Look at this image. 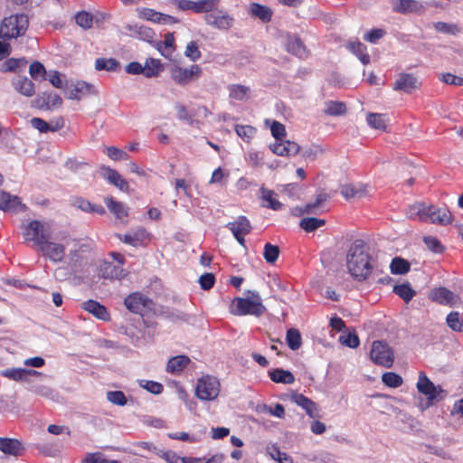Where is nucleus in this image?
I'll list each match as a JSON object with an SVG mask.
<instances>
[{
  "mask_svg": "<svg viewBox=\"0 0 463 463\" xmlns=\"http://www.w3.org/2000/svg\"><path fill=\"white\" fill-rule=\"evenodd\" d=\"M346 268L357 281H364L370 278L374 268V259L364 241L355 240L351 244L346 254Z\"/></svg>",
  "mask_w": 463,
  "mask_h": 463,
  "instance_id": "f257e3e1",
  "label": "nucleus"
},
{
  "mask_svg": "<svg viewBox=\"0 0 463 463\" xmlns=\"http://www.w3.org/2000/svg\"><path fill=\"white\" fill-rule=\"evenodd\" d=\"M265 310L261 298L255 294L247 298H235L230 305L231 313L239 317L247 315L260 317Z\"/></svg>",
  "mask_w": 463,
  "mask_h": 463,
  "instance_id": "f03ea898",
  "label": "nucleus"
},
{
  "mask_svg": "<svg viewBox=\"0 0 463 463\" xmlns=\"http://www.w3.org/2000/svg\"><path fill=\"white\" fill-rule=\"evenodd\" d=\"M28 24V16L24 14L5 17L0 25V38L11 40L22 36L25 33Z\"/></svg>",
  "mask_w": 463,
  "mask_h": 463,
  "instance_id": "7ed1b4c3",
  "label": "nucleus"
},
{
  "mask_svg": "<svg viewBox=\"0 0 463 463\" xmlns=\"http://www.w3.org/2000/svg\"><path fill=\"white\" fill-rule=\"evenodd\" d=\"M221 384L216 377L206 375L197 381L195 394L202 401H213L220 393Z\"/></svg>",
  "mask_w": 463,
  "mask_h": 463,
  "instance_id": "20e7f679",
  "label": "nucleus"
},
{
  "mask_svg": "<svg viewBox=\"0 0 463 463\" xmlns=\"http://www.w3.org/2000/svg\"><path fill=\"white\" fill-rule=\"evenodd\" d=\"M23 236L25 241H33L40 247L45 240L51 239V228L46 223L33 220L24 227Z\"/></svg>",
  "mask_w": 463,
  "mask_h": 463,
  "instance_id": "39448f33",
  "label": "nucleus"
},
{
  "mask_svg": "<svg viewBox=\"0 0 463 463\" xmlns=\"http://www.w3.org/2000/svg\"><path fill=\"white\" fill-rule=\"evenodd\" d=\"M420 213L430 219L431 223L446 226L452 222L453 215L446 207H439L434 204H420L418 207Z\"/></svg>",
  "mask_w": 463,
  "mask_h": 463,
  "instance_id": "423d86ee",
  "label": "nucleus"
},
{
  "mask_svg": "<svg viewBox=\"0 0 463 463\" xmlns=\"http://www.w3.org/2000/svg\"><path fill=\"white\" fill-rule=\"evenodd\" d=\"M370 356L375 364L386 368L392 367L394 361L392 349L383 341H374L373 343Z\"/></svg>",
  "mask_w": 463,
  "mask_h": 463,
  "instance_id": "0eeeda50",
  "label": "nucleus"
},
{
  "mask_svg": "<svg viewBox=\"0 0 463 463\" xmlns=\"http://www.w3.org/2000/svg\"><path fill=\"white\" fill-rule=\"evenodd\" d=\"M418 392L427 396L430 402L442 400L447 392L439 385H435L423 372L419 373Z\"/></svg>",
  "mask_w": 463,
  "mask_h": 463,
  "instance_id": "6e6552de",
  "label": "nucleus"
},
{
  "mask_svg": "<svg viewBox=\"0 0 463 463\" xmlns=\"http://www.w3.org/2000/svg\"><path fill=\"white\" fill-rule=\"evenodd\" d=\"M203 73L198 64H193L188 68L175 66L170 71L171 79L178 85L185 86L198 79Z\"/></svg>",
  "mask_w": 463,
  "mask_h": 463,
  "instance_id": "1a4fd4ad",
  "label": "nucleus"
},
{
  "mask_svg": "<svg viewBox=\"0 0 463 463\" xmlns=\"http://www.w3.org/2000/svg\"><path fill=\"white\" fill-rule=\"evenodd\" d=\"M126 307L132 313L140 314L146 310H153V301L140 291H134L124 300Z\"/></svg>",
  "mask_w": 463,
  "mask_h": 463,
  "instance_id": "9d476101",
  "label": "nucleus"
},
{
  "mask_svg": "<svg viewBox=\"0 0 463 463\" xmlns=\"http://www.w3.org/2000/svg\"><path fill=\"white\" fill-rule=\"evenodd\" d=\"M204 21L207 24L220 30H228L232 27L233 18L225 11L219 8V5H214L208 14H204Z\"/></svg>",
  "mask_w": 463,
  "mask_h": 463,
  "instance_id": "9b49d317",
  "label": "nucleus"
},
{
  "mask_svg": "<svg viewBox=\"0 0 463 463\" xmlns=\"http://www.w3.org/2000/svg\"><path fill=\"white\" fill-rule=\"evenodd\" d=\"M65 95L69 99L80 100L90 96L97 95L94 85L83 80H77L68 85L66 83Z\"/></svg>",
  "mask_w": 463,
  "mask_h": 463,
  "instance_id": "f8f14e48",
  "label": "nucleus"
},
{
  "mask_svg": "<svg viewBox=\"0 0 463 463\" xmlns=\"http://www.w3.org/2000/svg\"><path fill=\"white\" fill-rule=\"evenodd\" d=\"M226 227L232 232L236 241L241 246H245V236L248 235L251 230L252 226L249 221V219L241 215L236 218L234 221L230 222L226 224Z\"/></svg>",
  "mask_w": 463,
  "mask_h": 463,
  "instance_id": "ddd939ff",
  "label": "nucleus"
},
{
  "mask_svg": "<svg viewBox=\"0 0 463 463\" xmlns=\"http://www.w3.org/2000/svg\"><path fill=\"white\" fill-rule=\"evenodd\" d=\"M137 15L142 20L149 21L157 24H175L179 23V19L175 16L165 14L147 7L137 9Z\"/></svg>",
  "mask_w": 463,
  "mask_h": 463,
  "instance_id": "4468645a",
  "label": "nucleus"
},
{
  "mask_svg": "<svg viewBox=\"0 0 463 463\" xmlns=\"http://www.w3.org/2000/svg\"><path fill=\"white\" fill-rule=\"evenodd\" d=\"M118 238L122 242L133 247H145L150 241V234L145 228H138L124 235L118 234Z\"/></svg>",
  "mask_w": 463,
  "mask_h": 463,
  "instance_id": "2eb2a0df",
  "label": "nucleus"
},
{
  "mask_svg": "<svg viewBox=\"0 0 463 463\" xmlns=\"http://www.w3.org/2000/svg\"><path fill=\"white\" fill-rule=\"evenodd\" d=\"M421 86L418 77L413 73H400L397 80L393 83L394 90L411 93Z\"/></svg>",
  "mask_w": 463,
  "mask_h": 463,
  "instance_id": "dca6fc26",
  "label": "nucleus"
},
{
  "mask_svg": "<svg viewBox=\"0 0 463 463\" xmlns=\"http://www.w3.org/2000/svg\"><path fill=\"white\" fill-rule=\"evenodd\" d=\"M62 105V99L55 92H43L33 99V106L39 109L52 110Z\"/></svg>",
  "mask_w": 463,
  "mask_h": 463,
  "instance_id": "f3484780",
  "label": "nucleus"
},
{
  "mask_svg": "<svg viewBox=\"0 0 463 463\" xmlns=\"http://www.w3.org/2000/svg\"><path fill=\"white\" fill-rule=\"evenodd\" d=\"M429 298L449 307H458L463 302V298L455 291H430Z\"/></svg>",
  "mask_w": 463,
  "mask_h": 463,
  "instance_id": "a211bd4d",
  "label": "nucleus"
},
{
  "mask_svg": "<svg viewBox=\"0 0 463 463\" xmlns=\"http://www.w3.org/2000/svg\"><path fill=\"white\" fill-rule=\"evenodd\" d=\"M99 171L101 175L108 180L109 184L115 185L122 192L129 191L128 181L125 180L117 170L102 165L99 166Z\"/></svg>",
  "mask_w": 463,
  "mask_h": 463,
  "instance_id": "6ab92c4d",
  "label": "nucleus"
},
{
  "mask_svg": "<svg viewBox=\"0 0 463 463\" xmlns=\"http://www.w3.org/2000/svg\"><path fill=\"white\" fill-rule=\"evenodd\" d=\"M329 196L324 191H320L313 203H307L304 207H296L293 213L297 216L317 213V210L328 200Z\"/></svg>",
  "mask_w": 463,
  "mask_h": 463,
  "instance_id": "aec40b11",
  "label": "nucleus"
},
{
  "mask_svg": "<svg viewBox=\"0 0 463 463\" xmlns=\"http://www.w3.org/2000/svg\"><path fill=\"white\" fill-rule=\"evenodd\" d=\"M81 308L91 314L97 319L109 321L110 315L105 306L96 300H87L81 303Z\"/></svg>",
  "mask_w": 463,
  "mask_h": 463,
  "instance_id": "412c9836",
  "label": "nucleus"
},
{
  "mask_svg": "<svg viewBox=\"0 0 463 463\" xmlns=\"http://www.w3.org/2000/svg\"><path fill=\"white\" fill-rule=\"evenodd\" d=\"M39 249L43 255L47 256L53 261H61L65 255V249L63 245L51 242L50 240H45Z\"/></svg>",
  "mask_w": 463,
  "mask_h": 463,
  "instance_id": "4be33fe9",
  "label": "nucleus"
},
{
  "mask_svg": "<svg viewBox=\"0 0 463 463\" xmlns=\"http://www.w3.org/2000/svg\"><path fill=\"white\" fill-rule=\"evenodd\" d=\"M12 86L21 95L31 98L35 94L34 83L27 77L17 76L12 80Z\"/></svg>",
  "mask_w": 463,
  "mask_h": 463,
  "instance_id": "5701e85b",
  "label": "nucleus"
},
{
  "mask_svg": "<svg viewBox=\"0 0 463 463\" xmlns=\"http://www.w3.org/2000/svg\"><path fill=\"white\" fill-rule=\"evenodd\" d=\"M24 210L26 206L22 203L20 197L8 192L0 191V209L5 212L16 211L18 208Z\"/></svg>",
  "mask_w": 463,
  "mask_h": 463,
  "instance_id": "b1692460",
  "label": "nucleus"
},
{
  "mask_svg": "<svg viewBox=\"0 0 463 463\" xmlns=\"http://www.w3.org/2000/svg\"><path fill=\"white\" fill-rule=\"evenodd\" d=\"M124 269L120 265L103 260L99 266V276L104 279H120Z\"/></svg>",
  "mask_w": 463,
  "mask_h": 463,
  "instance_id": "393cba45",
  "label": "nucleus"
},
{
  "mask_svg": "<svg viewBox=\"0 0 463 463\" xmlns=\"http://www.w3.org/2000/svg\"><path fill=\"white\" fill-rule=\"evenodd\" d=\"M291 401L305 410L310 418H316L318 416L317 404L305 395L295 392L291 395Z\"/></svg>",
  "mask_w": 463,
  "mask_h": 463,
  "instance_id": "a878e982",
  "label": "nucleus"
},
{
  "mask_svg": "<svg viewBox=\"0 0 463 463\" xmlns=\"http://www.w3.org/2000/svg\"><path fill=\"white\" fill-rule=\"evenodd\" d=\"M345 47L350 52L354 54L364 65L370 63L371 58L367 52L365 44L356 40L348 42Z\"/></svg>",
  "mask_w": 463,
  "mask_h": 463,
  "instance_id": "bb28decb",
  "label": "nucleus"
},
{
  "mask_svg": "<svg viewBox=\"0 0 463 463\" xmlns=\"http://www.w3.org/2000/svg\"><path fill=\"white\" fill-rule=\"evenodd\" d=\"M41 373L32 369L10 368L1 372V375L8 379L22 382L27 381L28 375H40Z\"/></svg>",
  "mask_w": 463,
  "mask_h": 463,
  "instance_id": "cd10ccee",
  "label": "nucleus"
},
{
  "mask_svg": "<svg viewBox=\"0 0 463 463\" xmlns=\"http://www.w3.org/2000/svg\"><path fill=\"white\" fill-rule=\"evenodd\" d=\"M24 447L22 443L15 439L0 438V451L11 456H19L22 454Z\"/></svg>",
  "mask_w": 463,
  "mask_h": 463,
  "instance_id": "c85d7f7f",
  "label": "nucleus"
},
{
  "mask_svg": "<svg viewBox=\"0 0 463 463\" xmlns=\"http://www.w3.org/2000/svg\"><path fill=\"white\" fill-rule=\"evenodd\" d=\"M249 12L252 17L259 18L263 23L270 22L273 15L271 8L258 3H251Z\"/></svg>",
  "mask_w": 463,
  "mask_h": 463,
  "instance_id": "c756f323",
  "label": "nucleus"
},
{
  "mask_svg": "<svg viewBox=\"0 0 463 463\" xmlns=\"http://www.w3.org/2000/svg\"><path fill=\"white\" fill-rule=\"evenodd\" d=\"M190 362V358L186 355L174 356L168 360L166 371L172 374H178L187 367Z\"/></svg>",
  "mask_w": 463,
  "mask_h": 463,
  "instance_id": "7c9ffc66",
  "label": "nucleus"
},
{
  "mask_svg": "<svg viewBox=\"0 0 463 463\" xmlns=\"http://www.w3.org/2000/svg\"><path fill=\"white\" fill-rule=\"evenodd\" d=\"M261 205L273 211H279L282 207V203L275 198V192L264 187L260 188Z\"/></svg>",
  "mask_w": 463,
  "mask_h": 463,
  "instance_id": "2f4dec72",
  "label": "nucleus"
},
{
  "mask_svg": "<svg viewBox=\"0 0 463 463\" xmlns=\"http://www.w3.org/2000/svg\"><path fill=\"white\" fill-rule=\"evenodd\" d=\"M105 204L107 208L118 219L128 216V208L126 207L121 202L116 201L113 197L105 198Z\"/></svg>",
  "mask_w": 463,
  "mask_h": 463,
  "instance_id": "473e14b6",
  "label": "nucleus"
},
{
  "mask_svg": "<svg viewBox=\"0 0 463 463\" xmlns=\"http://www.w3.org/2000/svg\"><path fill=\"white\" fill-rule=\"evenodd\" d=\"M271 381L277 383L292 384L295 382V376L288 370L274 369L269 372Z\"/></svg>",
  "mask_w": 463,
  "mask_h": 463,
  "instance_id": "72a5a7b5",
  "label": "nucleus"
},
{
  "mask_svg": "<svg viewBox=\"0 0 463 463\" xmlns=\"http://www.w3.org/2000/svg\"><path fill=\"white\" fill-rule=\"evenodd\" d=\"M120 69V62L115 58H98L95 61L96 71H117Z\"/></svg>",
  "mask_w": 463,
  "mask_h": 463,
  "instance_id": "f704fd0d",
  "label": "nucleus"
},
{
  "mask_svg": "<svg viewBox=\"0 0 463 463\" xmlns=\"http://www.w3.org/2000/svg\"><path fill=\"white\" fill-rule=\"evenodd\" d=\"M410 269L411 263L402 257L393 258L390 263V270L392 274L394 275L406 274L410 271Z\"/></svg>",
  "mask_w": 463,
  "mask_h": 463,
  "instance_id": "c9c22d12",
  "label": "nucleus"
},
{
  "mask_svg": "<svg viewBox=\"0 0 463 463\" xmlns=\"http://www.w3.org/2000/svg\"><path fill=\"white\" fill-rule=\"evenodd\" d=\"M323 111L327 116H342L346 113V106L345 103L342 101L329 100L326 102Z\"/></svg>",
  "mask_w": 463,
  "mask_h": 463,
  "instance_id": "e433bc0d",
  "label": "nucleus"
},
{
  "mask_svg": "<svg viewBox=\"0 0 463 463\" xmlns=\"http://www.w3.org/2000/svg\"><path fill=\"white\" fill-rule=\"evenodd\" d=\"M163 70L160 60L149 58L144 65V75L147 78L156 77Z\"/></svg>",
  "mask_w": 463,
  "mask_h": 463,
  "instance_id": "4c0bfd02",
  "label": "nucleus"
},
{
  "mask_svg": "<svg viewBox=\"0 0 463 463\" xmlns=\"http://www.w3.org/2000/svg\"><path fill=\"white\" fill-rule=\"evenodd\" d=\"M286 342L291 350H298L302 345L300 332L296 328L288 329L286 334Z\"/></svg>",
  "mask_w": 463,
  "mask_h": 463,
  "instance_id": "58836bf2",
  "label": "nucleus"
},
{
  "mask_svg": "<svg viewBox=\"0 0 463 463\" xmlns=\"http://www.w3.org/2000/svg\"><path fill=\"white\" fill-rule=\"evenodd\" d=\"M419 3L415 0H396L393 10L400 14L414 12L418 9Z\"/></svg>",
  "mask_w": 463,
  "mask_h": 463,
  "instance_id": "ea45409f",
  "label": "nucleus"
},
{
  "mask_svg": "<svg viewBox=\"0 0 463 463\" xmlns=\"http://www.w3.org/2000/svg\"><path fill=\"white\" fill-rule=\"evenodd\" d=\"M366 121L368 125L375 129L385 130L386 129V115L380 113H368Z\"/></svg>",
  "mask_w": 463,
  "mask_h": 463,
  "instance_id": "a19ab883",
  "label": "nucleus"
},
{
  "mask_svg": "<svg viewBox=\"0 0 463 463\" xmlns=\"http://www.w3.org/2000/svg\"><path fill=\"white\" fill-rule=\"evenodd\" d=\"M267 283L269 289H288L292 288V284L288 279L276 274L269 275Z\"/></svg>",
  "mask_w": 463,
  "mask_h": 463,
  "instance_id": "79ce46f5",
  "label": "nucleus"
},
{
  "mask_svg": "<svg viewBox=\"0 0 463 463\" xmlns=\"http://www.w3.org/2000/svg\"><path fill=\"white\" fill-rule=\"evenodd\" d=\"M287 51L300 58L305 57L307 54L306 46L298 37L288 42Z\"/></svg>",
  "mask_w": 463,
  "mask_h": 463,
  "instance_id": "37998d69",
  "label": "nucleus"
},
{
  "mask_svg": "<svg viewBox=\"0 0 463 463\" xmlns=\"http://www.w3.org/2000/svg\"><path fill=\"white\" fill-rule=\"evenodd\" d=\"M326 221L324 219H318L316 217H306L300 221L299 226L307 232H312L319 227L325 225Z\"/></svg>",
  "mask_w": 463,
  "mask_h": 463,
  "instance_id": "c03bdc74",
  "label": "nucleus"
},
{
  "mask_svg": "<svg viewBox=\"0 0 463 463\" xmlns=\"http://www.w3.org/2000/svg\"><path fill=\"white\" fill-rule=\"evenodd\" d=\"M228 89L229 97L236 100H243L250 92V88L241 84H232Z\"/></svg>",
  "mask_w": 463,
  "mask_h": 463,
  "instance_id": "a18cd8bd",
  "label": "nucleus"
},
{
  "mask_svg": "<svg viewBox=\"0 0 463 463\" xmlns=\"http://www.w3.org/2000/svg\"><path fill=\"white\" fill-rule=\"evenodd\" d=\"M159 46L158 50L165 57H170L175 51V36L173 33L165 35V39Z\"/></svg>",
  "mask_w": 463,
  "mask_h": 463,
  "instance_id": "49530a36",
  "label": "nucleus"
},
{
  "mask_svg": "<svg viewBox=\"0 0 463 463\" xmlns=\"http://www.w3.org/2000/svg\"><path fill=\"white\" fill-rule=\"evenodd\" d=\"M234 130L245 142H250L257 132V129L250 125H235Z\"/></svg>",
  "mask_w": 463,
  "mask_h": 463,
  "instance_id": "de8ad7c7",
  "label": "nucleus"
},
{
  "mask_svg": "<svg viewBox=\"0 0 463 463\" xmlns=\"http://www.w3.org/2000/svg\"><path fill=\"white\" fill-rule=\"evenodd\" d=\"M279 248L269 242L266 243L263 250V258L267 263L273 264L279 256Z\"/></svg>",
  "mask_w": 463,
  "mask_h": 463,
  "instance_id": "09e8293b",
  "label": "nucleus"
},
{
  "mask_svg": "<svg viewBox=\"0 0 463 463\" xmlns=\"http://www.w3.org/2000/svg\"><path fill=\"white\" fill-rule=\"evenodd\" d=\"M220 0H198L194 1V13L208 14L214 5H219Z\"/></svg>",
  "mask_w": 463,
  "mask_h": 463,
  "instance_id": "8fccbe9b",
  "label": "nucleus"
},
{
  "mask_svg": "<svg viewBox=\"0 0 463 463\" xmlns=\"http://www.w3.org/2000/svg\"><path fill=\"white\" fill-rule=\"evenodd\" d=\"M459 317V313L454 311L450 312L446 317L448 326L455 332H461L463 329V321Z\"/></svg>",
  "mask_w": 463,
  "mask_h": 463,
  "instance_id": "3c124183",
  "label": "nucleus"
},
{
  "mask_svg": "<svg viewBox=\"0 0 463 463\" xmlns=\"http://www.w3.org/2000/svg\"><path fill=\"white\" fill-rule=\"evenodd\" d=\"M383 383L391 388H397L402 384V378L392 372L384 373L382 376Z\"/></svg>",
  "mask_w": 463,
  "mask_h": 463,
  "instance_id": "603ef678",
  "label": "nucleus"
},
{
  "mask_svg": "<svg viewBox=\"0 0 463 463\" xmlns=\"http://www.w3.org/2000/svg\"><path fill=\"white\" fill-rule=\"evenodd\" d=\"M106 397L114 405L125 406L128 402L126 395L121 391H109L106 393Z\"/></svg>",
  "mask_w": 463,
  "mask_h": 463,
  "instance_id": "864d4df0",
  "label": "nucleus"
},
{
  "mask_svg": "<svg viewBox=\"0 0 463 463\" xmlns=\"http://www.w3.org/2000/svg\"><path fill=\"white\" fill-rule=\"evenodd\" d=\"M104 151L114 161L128 160L129 158V155L126 151L116 146H105Z\"/></svg>",
  "mask_w": 463,
  "mask_h": 463,
  "instance_id": "5fc2aeb1",
  "label": "nucleus"
},
{
  "mask_svg": "<svg viewBox=\"0 0 463 463\" xmlns=\"http://www.w3.org/2000/svg\"><path fill=\"white\" fill-rule=\"evenodd\" d=\"M138 384L141 388L146 390L147 392L153 394H160L164 390L163 384L155 381L143 379L138 381Z\"/></svg>",
  "mask_w": 463,
  "mask_h": 463,
  "instance_id": "6e6d98bb",
  "label": "nucleus"
},
{
  "mask_svg": "<svg viewBox=\"0 0 463 463\" xmlns=\"http://www.w3.org/2000/svg\"><path fill=\"white\" fill-rule=\"evenodd\" d=\"M423 241L426 247L434 253H442L445 247L441 244L440 241L433 236H425Z\"/></svg>",
  "mask_w": 463,
  "mask_h": 463,
  "instance_id": "4d7b16f0",
  "label": "nucleus"
},
{
  "mask_svg": "<svg viewBox=\"0 0 463 463\" xmlns=\"http://www.w3.org/2000/svg\"><path fill=\"white\" fill-rule=\"evenodd\" d=\"M184 55L192 61H195L201 58L202 53L196 42L191 41L187 43Z\"/></svg>",
  "mask_w": 463,
  "mask_h": 463,
  "instance_id": "13d9d810",
  "label": "nucleus"
},
{
  "mask_svg": "<svg viewBox=\"0 0 463 463\" xmlns=\"http://www.w3.org/2000/svg\"><path fill=\"white\" fill-rule=\"evenodd\" d=\"M29 73L34 80H37L38 78L45 79L46 70L43 63L34 61L30 64Z\"/></svg>",
  "mask_w": 463,
  "mask_h": 463,
  "instance_id": "bf43d9fd",
  "label": "nucleus"
},
{
  "mask_svg": "<svg viewBox=\"0 0 463 463\" xmlns=\"http://www.w3.org/2000/svg\"><path fill=\"white\" fill-rule=\"evenodd\" d=\"M75 20L77 24L84 29L90 28L93 24L92 15L85 11L79 12L75 16Z\"/></svg>",
  "mask_w": 463,
  "mask_h": 463,
  "instance_id": "052dcab7",
  "label": "nucleus"
},
{
  "mask_svg": "<svg viewBox=\"0 0 463 463\" xmlns=\"http://www.w3.org/2000/svg\"><path fill=\"white\" fill-rule=\"evenodd\" d=\"M385 33L383 29L374 28L364 33V40L371 43H376Z\"/></svg>",
  "mask_w": 463,
  "mask_h": 463,
  "instance_id": "680f3d73",
  "label": "nucleus"
},
{
  "mask_svg": "<svg viewBox=\"0 0 463 463\" xmlns=\"http://www.w3.org/2000/svg\"><path fill=\"white\" fill-rule=\"evenodd\" d=\"M439 79L447 84H450V85H454V86H463V78L459 77V76H456L449 72L440 74L439 76Z\"/></svg>",
  "mask_w": 463,
  "mask_h": 463,
  "instance_id": "e2e57ef3",
  "label": "nucleus"
},
{
  "mask_svg": "<svg viewBox=\"0 0 463 463\" xmlns=\"http://www.w3.org/2000/svg\"><path fill=\"white\" fill-rule=\"evenodd\" d=\"M339 341L342 345L348 346L350 348H355L360 344L358 336L355 334L351 333L341 335L339 337Z\"/></svg>",
  "mask_w": 463,
  "mask_h": 463,
  "instance_id": "0e129e2a",
  "label": "nucleus"
},
{
  "mask_svg": "<svg viewBox=\"0 0 463 463\" xmlns=\"http://www.w3.org/2000/svg\"><path fill=\"white\" fill-rule=\"evenodd\" d=\"M434 27L438 32L444 33L456 34L457 33L459 32L458 25L449 24H447L444 22L436 23Z\"/></svg>",
  "mask_w": 463,
  "mask_h": 463,
  "instance_id": "69168bd1",
  "label": "nucleus"
},
{
  "mask_svg": "<svg viewBox=\"0 0 463 463\" xmlns=\"http://www.w3.org/2000/svg\"><path fill=\"white\" fill-rule=\"evenodd\" d=\"M159 457L163 458L168 463H185L186 457H180L173 451H162Z\"/></svg>",
  "mask_w": 463,
  "mask_h": 463,
  "instance_id": "338daca9",
  "label": "nucleus"
},
{
  "mask_svg": "<svg viewBox=\"0 0 463 463\" xmlns=\"http://www.w3.org/2000/svg\"><path fill=\"white\" fill-rule=\"evenodd\" d=\"M272 136L276 140H281L286 136L285 126L278 121H274L270 127Z\"/></svg>",
  "mask_w": 463,
  "mask_h": 463,
  "instance_id": "774afa93",
  "label": "nucleus"
}]
</instances>
